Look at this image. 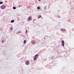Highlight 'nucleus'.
Listing matches in <instances>:
<instances>
[{"label":"nucleus","mask_w":74,"mask_h":74,"mask_svg":"<svg viewBox=\"0 0 74 74\" xmlns=\"http://www.w3.org/2000/svg\"><path fill=\"white\" fill-rule=\"evenodd\" d=\"M1 8L2 9H4V8H5V6L4 5L1 6Z\"/></svg>","instance_id":"obj_3"},{"label":"nucleus","mask_w":74,"mask_h":74,"mask_svg":"<svg viewBox=\"0 0 74 74\" xmlns=\"http://www.w3.org/2000/svg\"><path fill=\"white\" fill-rule=\"evenodd\" d=\"M26 42V40H25L23 42L24 44H25Z\"/></svg>","instance_id":"obj_11"},{"label":"nucleus","mask_w":74,"mask_h":74,"mask_svg":"<svg viewBox=\"0 0 74 74\" xmlns=\"http://www.w3.org/2000/svg\"><path fill=\"white\" fill-rule=\"evenodd\" d=\"M61 30H62V31H66V29H62Z\"/></svg>","instance_id":"obj_10"},{"label":"nucleus","mask_w":74,"mask_h":74,"mask_svg":"<svg viewBox=\"0 0 74 74\" xmlns=\"http://www.w3.org/2000/svg\"><path fill=\"white\" fill-rule=\"evenodd\" d=\"M25 64L27 65L29 64V61H27V62H26Z\"/></svg>","instance_id":"obj_5"},{"label":"nucleus","mask_w":74,"mask_h":74,"mask_svg":"<svg viewBox=\"0 0 74 74\" xmlns=\"http://www.w3.org/2000/svg\"><path fill=\"white\" fill-rule=\"evenodd\" d=\"M10 30H13L12 27H10Z\"/></svg>","instance_id":"obj_14"},{"label":"nucleus","mask_w":74,"mask_h":74,"mask_svg":"<svg viewBox=\"0 0 74 74\" xmlns=\"http://www.w3.org/2000/svg\"><path fill=\"white\" fill-rule=\"evenodd\" d=\"M3 2H0V4H3Z\"/></svg>","instance_id":"obj_16"},{"label":"nucleus","mask_w":74,"mask_h":74,"mask_svg":"<svg viewBox=\"0 0 74 74\" xmlns=\"http://www.w3.org/2000/svg\"><path fill=\"white\" fill-rule=\"evenodd\" d=\"M59 18H60V17H59Z\"/></svg>","instance_id":"obj_24"},{"label":"nucleus","mask_w":74,"mask_h":74,"mask_svg":"<svg viewBox=\"0 0 74 74\" xmlns=\"http://www.w3.org/2000/svg\"><path fill=\"white\" fill-rule=\"evenodd\" d=\"M39 1H41V0H38Z\"/></svg>","instance_id":"obj_23"},{"label":"nucleus","mask_w":74,"mask_h":74,"mask_svg":"<svg viewBox=\"0 0 74 74\" xmlns=\"http://www.w3.org/2000/svg\"><path fill=\"white\" fill-rule=\"evenodd\" d=\"M37 57H36V56H35V58L34 59V60H36V59H37Z\"/></svg>","instance_id":"obj_6"},{"label":"nucleus","mask_w":74,"mask_h":74,"mask_svg":"<svg viewBox=\"0 0 74 74\" xmlns=\"http://www.w3.org/2000/svg\"><path fill=\"white\" fill-rule=\"evenodd\" d=\"M41 17V15H39V16L38 17V19H39Z\"/></svg>","instance_id":"obj_8"},{"label":"nucleus","mask_w":74,"mask_h":74,"mask_svg":"<svg viewBox=\"0 0 74 74\" xmlns=\"http://www.w3.org/2000/svg\"><path fill=\"white\" fill-rule=\"evenodd\" d=\"M11 23H13V22H14V20H12L11 21Z\"/></svg>","instance_id":"obj_9"},{"label":"nucleus","mask_w":74,"mask_h":74,"mask_svg":"<svg viewBox=\"0 0 74 74\" xmlns=\"http://www.w3.org/2000/svg\"><path fill=\"white\" fill-rule=\"evenodd\" d=\"M62 44L63 47H64V41L63 40L62 41Z\"/></svg>","instance_id":"obj_4"},{"label":"nucleus","mask_w":74,"mask_h":74,"mask_svg":"<svg viewBox=\"0 0 74 74\" xmlns=\"http://www.w3.org/2000/svg\"><path fill=\"white\" fill-rule=\"evenodd\" d=\"M37 9H38V10H40V8L39 7H37Z\"/></svg>","instance_id":"obj_15"},{"label":"nucleus","mask_w":74,"mask_h":74,"mask_svg":"<svg viewBox=\"0 0 74 74\" xmlns=\"http://www.w3.org/2000/svg\"><path fill=\"white\" fill-rule=\"evenodd\" d=\"M22 5H18V7H22Z\"/></svg>","instance_id":"obj_12"},{"label":"nucleus","mask_w":74,"mask_h":74,"mask_svg":"<svg viewBox=\"0 0 74 74\" xmlns=\"http://www.w3.org/2000/svg\"><path fill=\"white\" fill-rule=\"evenodd\" d=\"M32 18L31 16H29L28 18V21H31L32 20Z\"/></svg>","instance_id":"obj_2"},{"label":"nucleus","mask_w":74,"mask_h":74,"mask_svg":"<svg viewBox=\"0 0 74 74\" xmlns=\"http://www.w3.org/2000/svg\"><path fill=\"white\" fill-rule=\"evenodd\" d=\"M27 30H26V33H27Z\"/></svg>","instance_id":"obj_21"},{"label":"nucleus","mask_w":74,"mask_h":74,"mask_svg":"<svg viewBox=\"0 0 74 74\" xmlns=\"http://www.w3.org/2000/svg\"><path fill=\"white\" fill-rule=\"evenodd\" d=\"M35 56H36V58H37V57H38V54H36Z\"/></svg>","instance_id":"obj_13"},{"label":"nucleus","mask_w":74,"mask_h":74,"mask_svg":"<svg viewBox=\"0 0 74 74\" xmlns=\"http://www.w3.org/2000/svg\"><path fill=\"white\" fill-rule=\"evenodd\" d=\"M18 33H21V31L18 32Z\"/></svg>","instance_id":"obj_18"},{"label":"nucleus","mask_w":74,"mask_h":74,"mask_svg":"<svg viewBox=\"0 0 74 74\" xmlns=\"http://www.w3.org/2000/svg\"><path fill=\"white\" fill-rule=\"evenodd\" d=\"M31 42L33 44H35V43H36V41L33 40H32Z\"/></svg>","instance_id":"obj_1"},{"label":"nucleus","mask_w":74,"mask_h":74,"mask_svg":"<svg viewBox=\"0 0 74 74\" xmlns=\"http://www.w3.org/2000/svg\"><path fill=\"white\" fill-rule=\"evenodd\" d=\"M27 8H30V6H28L27 7Z\"/></svg>","instance_id":"obj_19"},{"label":"nucleus","mask_w":74,"mask_h":74,"mask_svg":"<svg viewBox=\"0 0 74 74\" xmlns=\"http://www.w3.org/2000/svg\"><path fill=\"white\" fill-rule=\"evenodd\" d=\"M35 21V19H34V21Z\"/></svg>","instance_id":"obj_22"},{"label":"nucleus","mask_w":74,"mask_h":74,"mask_svg":"<svg viewBox=\"0 0 74 74\" xmlns=\"http://www.w3.org/2000/svg\"><path fill=\"white\" fill-rule=\"evenodd\" d=\"M13 10H16V8L15 6H14L13 7Z\"/></svg>","instance_id":"obj_7"},{"label":"nucleus","mask_w":74,"mask_h":74,"mask_svg":"<svg viewBox=\"0 0 74 74\" xmlns=\"http://www.w3.org/2000/svg\"><path fill=\"white\" fill-rule=\"evenodd\" d=\"M2 42H4V40H2Z\"/></svg>","instance_id":"obj_20"},{"label":"nucleus","mask_w":74,"mask_h":74,"mask_svg":"<svg viewBox=\"0 0 74 74\" xmlns=\"http://www.w3.org/2000/svg\"><path fill=\"white\" fill-rule=\"evenodd\" d=\"M46 8H47V7H46V6H45V7L44 8V10H46Z\"/></svg>","instance_id":"obj_17"}]
</instances>
